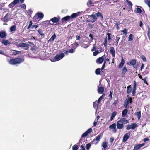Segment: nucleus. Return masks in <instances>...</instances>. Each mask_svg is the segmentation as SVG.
Segmentation results:
<instances>
[{
    "mask_svg": "<svg viewBox=\"0 0 150 150\" xmlns=\"http://www.w3.org/2000/svg\"><path fill=\"white\" fill-rule=\"evenodd\" d=\"M94 13L93 12L92 14L90 15H85V18L87 22L93 23L97 21V18L99 17H100L102 19L103 18L102 14L100 12L95 13L94 14Z\"/></svg>",
    "mask_w": 150,
    "mask_h": 150,
    "instance_id": "nucleus-1",
    "label": "nucleus"
},
{
    "mask_svg": "<svg viewBox=\"0 0 150 150\" xmlns=\"http://www.w3.org/2000/svg\"><path fill=\"white\" fill-rule=\"evenodd\" d=\"M24 60V57H19L12 58L8 61L9 64L11 65H17L23 62Z\"/></svg>",
    "mask_w": 150,
    "mask_h": 150,
    "instance_id": "nucleus-2",
    "label": "nucleus"
},
{
    "mask_svg": "<svg viewBox=\"0 0 150 150\" xmlns=\"http://www.w3.org/2000/svg\"><path fill=\"white\" fill-rule=\"evenodd\" d=\"M128 120L125 118H121L118 120L116 123L117 127V129H122L124 127V124H126L129 123Z\"/></svg>",
    "mask_w": 150,
    "mask_h": 150,
    "instance_id": "nucleus-3",
    "label": "nucleus"
},
{
    "mask_svg": "<svg viewBox=\"0 0 150 150\" xmlns=\"http://www.w3.org/2000/svg\"><path fill=\"white\" fill-rule=\"evenodd\" d=\"M16 46L18 48L21 47L24 50H27L29 48V45L25 43L21 42L17 44Z\"/></svg>",
    "mask_w": 150,
    "mask_h": 150,
    "instance_id": "nucleus-4",
    "label": "nucleus"
},
{
    "mask_svg": "<svg viewBox=\"0 0 150 150\" xmlns=\"http://www.w3.org/2000/svg\"><path fill=\"white\" fill-rule=\"evenodd\" d=\"M105 96V94H103L100 97L98 100H96L95 102H93V105L94 108H98L99 103L104 97Z\"/></svg>",
    "mask_w": 150,
    "mask_h": 150,
    "instance_id": "nucleus-5",
    "label": "nucleus"
},
{
    "mask_svg": "<svg viewBox=\"0 0 150 150\" xmlns=\"http://www.w3.org/2000/svg\"><path fill=\"white\" fill-rule=\"evenodd\" d=\"M65 56L64 53H61L59 54H57L54 57V59L52 60V62L59 61L62 59Z\"/></svg>",
    "mask_w": 150,
    "mask_h": 150,
    "instance_id": "nucleus-6",
    "label": "nucleus"
},
{
    "mask_svg": "<svg viewBox=\"0 0 150 150\" xmlns=\"http://www.w3.org/2000/svg\"><path fill=\"white\" fill-rule=\"evenodd\" d=\"M137 126V124L136 123H133L131 125L128 124L126 126V129L129 130L130 129L134 130Z\"/></svg>",
    "mask_w": 150,
    "mask_h": 150,
    "instance_id": "nucleus-7",
    "label": "nucleus"
},
{
    "mask_svg": "<svg viewBox=\"0 0 150 150\" xmlns=\"http://www.w3.org/2000/svg\"><path fill=\"white\" fill-rule=\"evenodd\" d=\"M60 17L59 16H58L57 17H55L52 18L50 21H47L48 23H50V21H51L53 23H57L59 21L60 19Z\"/></svg>",
    "mask_w": 150,
    "mask_h": 150,
    "instance_id": "nucleus-8",
    "label": "nucleus"
},
{
    "mask_svg": "<svg viewBox=\"0 0 150 150\" xmlns=\"http://www.w3.org/2000/svg\"><path fill=\"white\" fill-rule=\"evenodd\" d=\"M103 133H101L99 135L97 136L93 140L92 142H93L95 140L97 141L96 144H97L100 141L101 138H102Z\"/></svg>",
    "mask_w": 150,
    "mask_h": 150,
    "instance_id": "nucleus-9",
    "label": "nucleus"
},
{
    "mask_svg": "<svg viewBox=\"0 0 150 150\" xmlns=\"http://www.w3.org/2000/svg\"><path fill=\"white\" fill-rule=\"evenodd\" d=\"M136 62L137 60L136 59H132L130 60L129 62H128V63H127V64L129 65L134 66L136 64Z\"/></svg>",
    "mask_w": 150,
    "mask_h": 150,
    "instance_id": "nucleus-10",
    "label": "nucleus"
},
{
    "mask_svg": "<svg viewBox=\"0 0 150 150\" xmlns=\"http://www.w3.org/2000/svg\"><path fill=\"white\" fill-rule=\"evenodd\" d=\"M137 83L135 81H134V84L133 86V89L132 92V95L133 96H135V94L136 93V90Z\"/></svg>",
    "mask_w": 150,
    "mask_h": 150,
    "instance_id": "nucleus-11",
    "label": "nucleus"
},
{
    "mask_svg": "<svg viewBox=\"0 0 150 150\" xmlns=\"http://www.w3.org/2000/svg\"><path fill=\"white\" fill-rule=\"evenodd\" d=\"M1 42L2 44L5 46L11 44L10 42L8 40L4 39H2L1 40Z\"/></svg>",
    "mask_w": 150,
    "mask_h": 150,
    "instance_id": "nucleus-12",
    "label": "nucleus"
},
{
    "mask_svg": "<svg viewBox=\"0 0 150 150\" xmlns=\"http://www.w3.org/2000/svg\"><path fill=\"white\" fill-rule=\"evenodd\" d=\"M128 71L126 67L125 66L122 69V72H121V75L122 76L124 77L125 76V74Z\"/></svg>",
    "mask_w": 150,
    "mask_h": 150,
    "instance_id": "nucleus-13",
    "label": "nucleus"
},
{
    "mask_svg": "<svg viewBox=\"0 0 150 150\" xmlns=\"http://www.w3.org/2000/svg\"><path fill=\"white\" fill-rule=\"evenodd\" d=\"M110 53L112 54V56L113 57H115V50L113 47H110Z\"/></svg>",
    "mask_w": 150,
    "mask_h": 150,
    "instance_id": "nucleus-14",
    "label": "nucleus"
},
{
    "mask_svg": "<svg viewBox=\"0 0 150 150\" xmlns=\"http://www.w3.org/2000/svg\"><path fill=\"white\" fill-rule=\"evenodd\" d=\"M144 144V143H142L138 145H135L134 146V148L133 149V150H137L141 147L143 146Z\"/></svg>",
    "mask_w": 150,
    "mask_h": 150,
    "instance_id": "nucleus-15",
    "label": "nucleus"
},
{
    "mask_svg": "<svg viewBox=\"0 0 150 150\" xmlns=\"http://www.w3.org/2000/svg\"><path fill=\"white\" fill-rule=\"evenodd\" d=\"M70 19H71V18L70 16H67L62 18L61 19V21L62 23H64V21L67 22Z\"/></svg>",
    "mask_w": 150,
    "mask_h": 150,
    "instance_id": "nucleus-16",
    "label": "nucleus"
},
{
    "mask_svg": "<svg viewBox=\"0 0 150 150\" xmlns=\"http://www.w3.org/2000/svg\"><path fill=\"white\" fill-rule=\"evenodd\" d=\"M11 53L12 55H16L20 53H21L20 51H17L13 50H11Z\"/></svg>",
    "mask_w": 150,
    "mask_h": 150,
    "instance_id": "nucleus-17",
    "label": "nucleus"
},
{
    "mask_svg": "<svg viewBox=\"0 0 150 150\" xmlns=\"http://www.w3.org/2000/svg\"><path fill=\"white\" fill-rule=\"evenodd\" d=\"M80 13H81L80 12H78L76 13H73L70 16L71 19L75 18L76 17L78 16Z\"/></svg>",
    "mask_w": 150,
    "mask_h": 150,
    "instance_id": "nucleus-18",
    "label": "nucleus"
},
{
    "mask_svg": "<svg viewBox=\"0 0 150 150\" xmlns=\"http://www.w3.org/2000/svg\"><path fill=\"white\" fill-rule=\"evenodd\" d=\"M6 35V33L5 31H0V37L1 38H5Z\"/></svg>",
    "mask_w": 150,
    "mask_h": 150,
    "instance_id": "nucleus-19",
    "label": "nucleus"
},
{
    "mask_svg": "<svg viewBox=\"0 0 150 150\" xmlns=\"http://www.w3.org/2000/svg\"><path fill=\"white\" fill-rule=\"evenodd\" d=\"M104 60V58L102 57H101L97 59L96 62L97 63L101 64L103 62Z\"/></svg>",
    "mask_w": 150,
    "mask_h": 150,
    "instance_id": "nucleus-20",
    "label": "nucleus"
},
{
    "mask_svg": "<svg viewBox=\"0 0 150 150\" xmlns=\"http://www.w3.org/2000/svg\"><path fill=\"white\" fill-rule=\"evenodd\" d=\"M125 61L123 58L122 57V59L121 60V62L118 65V68H122L124 64H125Z\"/></svg>",
    "mask_w": 150,
    "mask_h": 150,
    "instance_id": "nucleus-21",
    "label": "nucleus"
},
{
    "mask_svg": "<svg viewBox=\"0 0 150 150\" xmlns=\"http://www.w3.org/2000/svg\"><path fill=\"white\" fill-rule=\"evenodd\" d=\"M130 134L129 133H126L124 136L123 137V141L126 142L128 139Z\"/></svg>",
    "mask_w": 150,
    "mask_h": 150,
    "instance_id": "nucleus-22",
    "label": "nucleus"
},
{
    "mask_svg": "<svg viewBox=\"0 0 150 150\" xmlns=\"http://www.w3.org/2000/svg\"><path fill=\"white\" fill-rule=\"evenodd\" d=\"M129 103V101L127 99H126L124 101V107L127 108H129V106H128Z\"/></svg>",
    "mask_w": 150,
    "mask_h": 150,
    "instance_id": "nucleus-23",
    "label": "nucleus"
},
{
    "mask_svg": "<svg viewBox=\"0 0 150 150\" xmlns=\"http://www.w3.org/2000/svg\"><path fill=\"white\" fill-rule=\"evenodd\" d=\"M127 89L126 91L127 93V94H129L131 93L132 90V87L131 85H129L128 86H127Z\"/></svg>",
    "mask_w": 150,
    "mask_h": 150,
    "instance_id": "nucleus-24",
    "label": "nucleus"
},
{
    "mask_svg": "<svg viewBox=\"0 0 150 150\" xmlns=\"http://www.w3.org/2000/svg\"><path fill=\"white\" fill-rule=\"evenodd\" d=\"M9 16L8 13L6 14L3 18V21L4 22H7L9 21Z\"/></svg>",
    "mask_w": 150,
    "mask_h": 150,
    "instance_id": "nucleus-25",
    "label": "nucleus"
},
{
    "mask_svg": "<svg viewBox=\"0 0 150 150\" xmlns=\"http://www.w3.org/2000/svg\"><path fill=\"white\" fill-rule=\"evenodd\" d=\"M104 91V88L103 87H99L98 88V92L99 93H101Z\"/></svg>",
    "mask_w": 150,
    "mask_h": 150,
    "instance_id": "nucleus-26",
    "label": "nucleus"
},
{
    "mask_svg": "<svg viewBox=\"0 0 150 150\" xmlns=\"http://www.w3.org/2000/svg\"><path fill=\"white\" fill-rule=\"evenodd\" d=\"M56 35L55 33L51 37V38L49 39L48 40V42H51V41H53L56 38Z\"/></svg>",
    "mask_w": 150,
    "mask_h": 150,
    "instance_id": "nucleus-27",
    "label": "nucleus"
},
{
    "mask_svg": "<svg viewBox=\"0 0 150 150\" xmlns=\"http://www.w3.org/2000/svg\"><path fill=\"white\" fill-rule=\"evenodd\" d=\"M40 19V20L42 19L44 17V15L43 13L40 12H38L36 14Z\"/></svg>",
    "mask_w": 150,
    "mask_h": 150,
    "instance_id": "nucleus-28",
    "label": "nucleus"
},
{
    "mask_svg": "<svg viewBox=\"0 0 150 150\" xmlns=\"http://www.w3.org/2000/svg\"><path fill=\"white\" fill-rule=\"evenodd\" d=\"M40 20V19L38 17L37 15L36 14H35L33 18V21L34 22H36V21H39Z\"/></svg>",
    "mask_w": 150,
    "mask_h": 150,
    "instance_id": "nucleus-29",
    "label": "nucleus"
},
{
    "mask_svg": "<svg viewBox=\"0 0 150 150\" xmlns=\"http://www.w3.org/2000/svg\"><path fill=\"white\" fill-rule=\"evenodd\" d=\"M128 111V110L127 109H124L122 111V117H125Z\"/></svg>",
    "mask_w": 150,
    "mask_h": 150,
    "instance_id": "nucleus-30",
    "label": "nucleus"
},
{
    "mask_svg": "<svg viewBox=\"0 0 150 150\" xmlns=\"http://www.w3.org/2000/svg\"><path fill=\"white\" fill-rule=\"evenodd\" d=\"M87 6L89 7H91L93 5V3L91 0H89L87 4Z\"/></svg>",
    "mask_w": 150,
    "mask_h": 150,
    "instance_id": "nucleus-31",
    "label": "nucleus"
},
{
    "mask_svg": "<svg viewBox=\"0 0 150 150\" xmlns=\"http://www.w3.org/2000/svg\"><path fill=\"white\" fill-rule=\"evenodd\" d=\"M108 142L105 141L103 142L101 144V146L104 149L106 148L108 146Z\"/></svg>",
    "mask_w": 150,
    "mask_h": 150,
    "instance_id": "nucleus-32",
    "label": "nucleus"
},
{
    "mask_svg": "<svg viewBox=\"0 0 150 150\" xmlns=\"http://www.w3.org/2000/svg\"><path fill=\"white\" fill-rule=\"evenodd\" d=\"M116 127V125L115 123H113L112 124L110 125L109 126V127L110 129H115V132H116V130L115 129Z\"/></svg>",
    "mask_w": 150,
    "mask_h": 150,
    "instance_id": "nucleus-33",
    "label": "nucleus"
},
{
    "mask_svg": "<svg viewBox=\"0 0 150 150\" xmlns=\"http://www.w3.org/2000/svg\"><path fill=\"white\" fill-rule=\"evenodd\" d=\"M135 115L137 117L138 119L139 120L141 117V111H138L135 113Z\"/></svg>",
    "mask_w": 150,
    "mask_h": 150,
    "instance_id": "nucleus-34",
    "label": "nucleus"
},
{
    "mask_svg": "<svg viewBox=\"0 0 150 150\" xmlns=\"http://www.w3.org/2000/svg\"><path fill=\"white\" fill-rule=\"evenodd\" d=\"M92 130L91 128H89L87 131L85 132V137L87 136L88 134L91 132Z\"/></svg>",
    "mask_w": 150,
    "mask_h": 150,
    "instance_id": "nucleus-35",
    "label": "nucleus"
},
{
    "mask_svg": "<svg viewBox=\"0 0 150 150\" xmlns=\"http://www.w3.org/2000/svg\"><path fill=\"white\" fill-rule=\"evenodd\" d=\"M72 46H73V48L76 49L77 47L79 46V44L77 42L73 43L72 44Z\"/></svg>",
    "mask_w": 150,
    "mask_h": 150,
    "instance_id": "nucleus-36",
    "label": "nucleus"
},
{
    "mask_svg": "<svg viewBox=\"0 0 150 150\" xmlns=\"http://www.w3.org/2000/svg\"><path fill=\"white\" fill-rule=\"evenodd\" d=\"M101 69L100 68L97 69L95 70V73L96 75L100 74Z\"/></svg>",
    "mask_w": 150,
    "mask_h": 150,
    "instance_id": "nucleus-37",
    "label": "nucleus"
},
{
    "mask_svg": "<svg viewBox=\"0 0 150 150\" xmlns=\"http://www.w3.org/2000/svg\"><path fill=\"white\" fill-rule=\"evenodd\" d=\"M120 38L119 37H116V38L115 40V42H114L116 46H117L118 45V42Z\"/></svg>",
    "mask_w": 150,
    "mask_h": 150,
    "instance_id": "nucleus-38",
    "label": "nucleus"
},
{
    "mask_svg": "<svg viewBox=\"0 0 150 150\" xmlns=\"http://www.w3.org/2000/svg\"><path fill=\"white\" fill-rule=\"evenodd\" d=\"M134 38V36L131 34H130L128 37V41H131Z\"/></svg>",
    "mask_w": 150,
    "mask_h": 150,
    "instance_id": "nucleus-39",
    "label": "nucleus"
},
{
    "mask_svg": "<svg viewBox=\"0 0 150 150\" xmlns=\"http://www.w3.org/2000/svg\"><path fill=\"white\" fill-rule=\"evenodd\" d=\"M117 114V112L116 111H114L112 113L111 118H110V120H112L114 118L115 116Z\"/></svg>",
    "mask_w": 150,
    "mask_h": 150,
    "instance_id": "nucleus-40",
    "label": "nucleus"
},
{
    "mask_svg": "<svg viewBox=\"0 0 150 150\" xmlns=\"http://www.w3.org/2000/svg\"><path fill=\"white\" fill-rule=\"evenodd\" d=\"M38 32L39 34L42 36H43V37H44V34L43 33L42 30V29H39L38 30Z\"/></svg>",
    "mask_w": 150,
    "mask_h": 150,
    "instance_id": "nucleus-41",
    "label": "nucleus"
},
{
    "mask_svg": "<svg viewBox=\"0 0 150 150\" xmlns=\"http://www.w3.org/2000/svg\"><path fill=\"white\" fill-rule=\"evenodd\" d=\"M16 30V26L15 25L12 26L10 28V30L11 31H14Z\"/></svg>",
    "mask_w": 150,
    "mask_h": 150,
    "instance_id": "nucleus-42",
    "label": "nucleus"
},
{
    "mask_svg": "<svg viewBox=\"0 0 150 150\" xmlns=\"http://www.w3.org/2000/svg\"><path fill=\"white\" fill-rule=\"evenodd\" d=\"M135 11H136L137 12L140 13L142 12V11L141 8L137 7Z\"/></svg>",
    "mask_w": 150,
    "mask_h": 150,
    "instance_id": "nucleus-43",
    "label": "nucleus"
},
{
    "mask_svg": "<svg viewBox=\"0 0 150 150\" xmlns=\"http://www.w3.org/2000/svg\"><path fill=\"white\" fill-rule=\"evenodd\" d=\"M147 35L149 40H150V28L149 27V26H148V30Z\"/></svg>",
    "mask_w": 150,
    "mask_h": 150,
    "instance_id": "nucleus-44",
    "label": "nucleus"
},
{
    "mask_svg": "<svg viewBox=\"0 0 150 150\" xmlns=\"http://www.w3.org/2000/svg\"><path fill=\"white\" fill-rule=\"evenodd\" d=\"M144 2L147 4L148 6L150 8V1L148 0H144Z\"/></svg>",
    "mask_w": 150,
    "mask_h": 150,
    "instance_id": "nucleus-45",
    "label": "nucleus"
},
{
    "mask_svg": "<svg viewBox=\"0 0 150 150\" xmlns=\"http://www.w3.org/2000/svg\"><path fill=\"white\" fill-rule=\"evenodd\" d=\"M78 149V147L76 144L73 146L72 147L73 150H77Z\"/></svg>",
    "mask_w": 150,
    "mask_h": 150,
    "instance_id": "nucleus-46",
    "label": "nucleus"
},
{
    "mask_svg": "<svg viewBox=\"0 0 150 150\" xmlns=\"http://www.w3.org/2000/svg\"><path fill=\"white\" fill-rule=\"evenodd\" d=\"M32 26V22L31 21H30L29 22V24L28 26L27 27V29H29L30 28H31Z\"/></svg>",
    "mask_w": 150,
    "mask_h": 150,
    "instance_id": "nucleus-47",
    "label": "nucleus"
},
{
    "mask_svg": "<svg viewBox=\"0 0 150 150\" xmlns=\"http://www.w3.org/2000/svg\"><path fill=\"white\" fill-rule=\"evenodd\" d=\"M75 49H71L69 50L68 52H69V53H72L75 52Z\"/></svg>",
    "mask_w": 150,
    "mask_h": 150,
    "instance_id": "nucleus-48",
    "label": "nucleus"
},
{
    "mask_svg": "<svg viewBox=\"0 0 150 150\" xmlns=\"http://www.w3.org/2000/svg\"><path fill=\"white\" fill-rule=\"evenodd\" d=\"M107 40H108L106 37L104 39V42L103 43V44L105 47H106L107 46Z\"/></svg>",
    "mask_w": 150,
    "mask_h": 150,
    "instance_id": "nucleus-49",
    "label": "nucleus"
},
{
    "mask_svg": "<svg viewBox=\"0 0 150 150\" xmlns=\"http://www.w3.org/2000/svg\"><path fill=\"white\" fill-rule=\"evenodd\" d=\"M91 146V144L90 143H88L87 144L86 146V149L88 150H89V148H90Z\"/></svg>",
    "mask_w": 150,
    "mask_h": 150,
    "instance_id": "nucleus-50",
    "label": "nucleus"
},
{
    "mask_svg": "<svg viewBox=\"0 0 150 150\" xmlns=\"http://www.w3.org/2000/svg\"><path fill=\"white\" fill-rule=\"evenodd\" d=\"M127 99H128V100L129 101V103H130L131 104H132L133 102V101L132 100V98H131L130 97H129Z\"/></svg>",
    "mask_w": 150,
    "mask_h": 150,
    "instance_id": "nucleus-51",
    "label": "nucleus"
},
{
    "mask_svg": "<svg viewBox=\"0 0 150 150\" xmlns=\"http://www.w3.org/2000/svg\"><path fill=\"white\" fill-rule=\"evenodd\" d=\"M15 5V4H14V3L13 2L9 5L8 6L10 8H12Z\"/></svg>",
    "mask_w": 150,
    "mask_h": 150,
    "instance_id": "nucleus-52",
    "label": "nucleus"
},
{
    "mask_svg": "<svg viewBox=\"0 0 150 150\" xmlns=\"http://www.w3.org/2000/svg\"><path fill=\"white\" fill-rule=\"evenodd\" d=\"M99 53V52L98 51V50L96 51H95L94 52H93V55L94 56H96Z\"/></svg>",
    "mask_w": 150,
    "mask_h": 150,
    "instance_id": "nucleus-53",
    "label": "nucleus"
},
{
    "mask_svg": "<svg viewBox=\"0 0 150 150\" xmlns=\"http://www.w3.org/2000/svg\"><path fill=\"white\" fill-rule=\"evenodd\" d=\"M110 35L111 34L110 33H108L107 34V35H108V40H111V37H110Z\"/></svg>",
    "mask_w": 150,
    "mask_h": 150,
    "instance_id": "nucleus-54",
    "label": "nucleus"
},
{
    "mask_svg": "<svg viewBox=\"0 0 150 150\" xmlns=\"http://www.w3.org/2000/svg\"><path fill=\"white\" fill-rule=\"evenodd\" d=\"M147 77H145L144 79H142V80L146 84L148 85V82H147L146 81Z\"/></svg>",
    "mask_w": 150,
    "mask_h": 150,
    "instance_id": "nucleus-55",
    "label": "nucleus"
},
{
    "mask_svg": "<svg viewBox=\"0 0 150 150\" xmlns=\"http://www.w3.org/2000/svg\"><path fill=\"white\" fill-rule=\"evenodd\" d=\"M122 32L123 34H125V35H126L127 34V29L126 28H125L122 31Z\"/></svg>",
    "mask_w": 150,
    "mask_h": 150,
    "instance_id": "nucleus-56",
    "label": "nucleus"
},
{
    "mask_svg": "<svg viewBox=\"0 0 150 150\" xmlns=\"http://www.w3.org/2000/svg\"><path fill=\"white\" fill-rule=\"evenodd\" d=\"M141 57H142V60L144 62H145L146 61V58L145 57L144 55H142L141 56Z\"/></svg>",
    "mask_w": 150,
    "mask_h": 150,
    "instance_id": "nucleus-57",
    "label": "nucleus"
},
{
    "mask_svg": "<svg viewBox=\"0 0 150 150\" xmlns=\"http://www.w3.org/2000/svg\"><path fill=\"white\" fill-rule=\"evenodd\" d=\"M38 27V26L36 25H33L32 26V27H31V28L32 29H33L34 28H36Z\"/></svg>",
    "mask_w": 150,
    "mask_h": 150,
    "instance_id": "nucleus-58",
    "label": "nucleus"
},
{
    "mask_svg": "<svg viewBox=\"0 0 150 150\" xmlns=\"http://www.w3.org/2000/svg\"><path fill=\"white\" fill-rule=\"evenodd\" d=\"M21 8H23L24 9H25L26 7V5L24 4H22L21 5Z\"/></svg>",
    "mask_w": 150,
    "mask_h": 150,
    "instance_id": "nucleus-59",
    "label": "nucleus"
},
{
    "mask_svg": "<svg viewBox=\"0 0 150 150\" xmlns=\"http://www.w3.org/2000/svg\"><path fill=\"white\" fill-rule=\"evenodd\" d=\"M19 2V0H14L13 2L14 3V4H15V5L16 4H18Z\"/></svg>",
    "mask_w": 150,
    "mask_h": 150,
    "instance_id": "nucleus-60",
    "label": "nucleus"
},
{
    "mask_svg": "<svg viewBox=\"0 0 150 150\" xmlns=\"http://www.w3.org/2000/svg\"><path fill=\"white\" fill-rule=\"evenodd\" d=\"M32 11L30 9H29L28 10V13L29 15H31L32 13Z\"/></svg>",
    "mask_w": 150,
    "mask_h": 150,
    "instance_id": "nucleus-61",
    "label": "nucleus"
},
{
    "mask_svg": "<svg viewBox=\"0 0 150 150\" xmlns=\"http://www.w3.org/2000/svg\"><path fill=\"white\" fill-rule=\"evenodd\" d=\"M114 140V138L113 137H111L110 139V143H112Z\"/></svg>",
    "mask_w": 150,
    "mask_h": 150,
    "instance_id": "nucleus-62",
    "label": "nucleus"
},
{
    "mask_svg": "<svg viewBox=\"0 0 150 150\" xmlns=\"http://www.w3.org/2000/svg\"><path fill=\"white\" fill-rule=\"evenodd\" d=\"M76 40H79L80 38H81L80 36V35H77L76 36Z\"/></svg>",
    "mask_w": 150,
    "mask_h": 150,
    "instance_id": "nucleus-63",
    "label": "nucleus"
},
{
    "mask_svg": "<svg viewBox=\"0 0 150 150\" xmlns=\"http://www.w3.org/2000/svg\"><path fill=\"white\" fill-rule=\"evenodd\" d=\"M117 102H118V100H115L114 101V102H113V105L114 106L115 105L117 104Z\"/></svg>",
    "mask_w": 150,
    "mask_h": 150,
    "instance_id": "nucleus-64",
    "label": "nucleus"
}]
</instances>
